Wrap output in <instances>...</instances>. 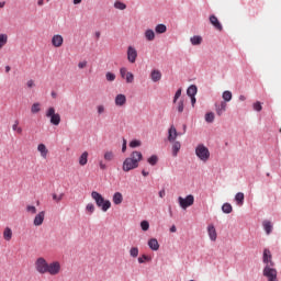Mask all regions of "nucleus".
<instances>
[{
    "instance_id": "nucleus-1",
    "label": "nucleus",
    "mask_w": 281,
    "mask_h": 281,
    "mask_svg": "<svg viewBox=\"0 0 281 281\" xmlns=\"http://www.w3.org/2000/svg\"><path fill=\"white\" fill-rule=\"evenodd\" d=\"M142 159H144V155H142V151H132L130 157L125 158V160L123 161V172H131V170L139 168V161H142Z\"/></svg>"
},
{
    "instance_id": "nucleus-2",
    "label": "nucleus",
    "mask_w": 281,
    "mask_h": 281,
    "mask_svg": "<svg viewBox=\"0 0 281 281\" xmlns=\"http://www.w3.org/2000/svg\"><path fill=\"white\" fill-rule=\"evenodd\" d=\"M91 198L93 199L95 205L100 210H102V212H109V210H111V201L105 200L104 196H102V194H100V192L92 191L91 192Z\"/></svg>"
},
{
    "instance_id": "nucleus-3",
    "label": "nucleus",
    "mask_w": 281,
    "mask_h": 281,
    "mask_svg": "<svg viewBox=\"0 0 281 281\" xmlns=\"http://www.w3.org/2000/svg\"><path fill=\"white\" fill-rule=\"evenodd\" d=\"M274 266H265L262 270L263 278L268 281H278V270L273 268Z\"/></svg>"
},
{
    "instance_id": "nucleus-4",
    "label": "nucleus",
    "mask_w": 281,
    "mask_h": 281,
    "mask_svg": "<svg viewBox=\"0 0 281 281\" xmlns=\"http://www.w3.org/2000/svg\"><path fill=\"white\" fill-rule=\"evenodd\" d=\"M195 155L201 161H207V159H210V149H207L205 145L200 144L195 148Z\"/></svg>"
},
{
    "instance_id": "nucleus-5",
    "label": "nucleus",
    "mask_w": 281,
    "mask_h": 281,
    "mask_svg": "<svg viewBox=\"0 0 281 281\" xmlns=\"http://www.w3.org/2000/svg\"><path fill=\"white\" fill-rule=\"evenodd\" d=\"M46 117L50 119V124H53V126H58L60 124V114L56 113L54 106L47 109Z\"/></svg>"
},
{
    "instance_id": "nucleus-6",
    "label": "nucleus",
    "mask_w": 281,
    "mask_h": 281,
    "mask_svg": "<svg viewBox=\"0 0 281 281\" xmlns=\"http://www.w3.org/2000/svg\"><path fill=\"white\" fill-rule=\"evenodd\" d=\"M178 202L180 207H182V210H188V207H191V205H194V195L189 194L186 198L179 196Z\"/></svg>"
},
{
    "instance_id": "nucleus-7",
    "label": "nucleus",
    "mask_w": 281,
    "mask_h": 281,
    "mask_svg": "<svg viewBox=\"0 0 281 281\" xmlns=\"http://www.w3.org/2000/svg\"><path fill=\"white\" fill-rule=\"evenodd\" d=\"M49 263H47V260H45V258L40 257L36 259L35 261V269L37 273H47V267Z\"/></svg>"
},
{
    "instance_id": "nucleus-8",
    "label": "nucleus",
    "mask_w": 281,
    "mask_h": 281,
    "mask_svg": "<svg viewBox=\"0 0 281 281\" xmlns=\"http://www.w3.org/2000/svg\"><path fill=\"white\" fill-rule=\"evenodd\" d=\"M262 262L266 267H276V262H273V257L271 256V250H269V248L263 249Z\"/></svg>"
},
{
    "instance_id": "nucleus-9",
    "label": "nucleus",
    "mask_w": 281,
    "mask_h": 281,
    "mask_svg": "<svg viewBox=\"0 0 281 281\" xmlns=\"http://www.w3.org/2000/svg\"><path fill=\"white\" fill-rule=\"evenodd\" d=\"M46 273H49V276H58V273H60V262L54 261L48 263Z\"/></svg>"
},
{
    "instance_id": "nucleus-10",
    "label": "nucleus",
    "mask_w": 281,
    "mask_h": 281,
    "mask_svg": "<svg viewBox=\"0 0 281 281\" xmlns=\"http://www.w3.org/2000/svg\"><path fill=\"white\" fill-rule=\"evenodd\" d=\"M177 137H179V132H177V127H175V125H171L168 130L167 139L169 143H172L177 142Z\"/></svg>"
},
{
    "instance_id": "nucleus-11",
    "label": "nucleus",
    "mask_w": 281,
    "mask_h": 281,
    "mask_svg": "<svg viewBox=\"0 0 281 281\" xmlns=\"http://www.w3.org/2000/svg\"><path fill=\"white\" fill-rule=\"evenodd\" d=\"M209 21L211 25H213V27L217 30V32H223V24H221V21H218V18H216V15H210Z\"/></svg>"
},
{
    "instance_id": "nucleus-12",
    "label": "nucleus",
    "mask_w": 281,
    "mask_h": 281,
    "mask_svg": "<svg viewBox=\"0 0 281 281\" xmlns=\"http://www.w3.org/2000/svg\"><path fill=\"white\" fill-rule=\"evenodd\" d=\"M127 60L132 64L137 60V49H135L133 46L127 47Z\"/></svg>"
},
{
    "instance_id": "nucleus-13",
    "label": "nucleus",
    "mask_w": 281,
    "mask_h": 281,
    "mask_svg": "<svg viewBox=\"0 0 281 281\" xmlns=\"http://www.w3.org/2000/svg\"><path fill=\"white\" fill-rule=\"evenodd\" d=\"M207 234H209L210 240H212V243H216V238H218V234L216 233V227H214V224H210L207 226Z\"/></svg>"
},
{
    "instance_id": "nucleus-14",
    "label": "nucleus",
    "mask_w": 281,
    "mask_h": 281,
    "mask_svg": "<svg viewBox=\"0 0 281 281\" xmlns=\"http://www.w3.org/2000/svg\"><path fill=\"white\" fill-rule=\"evenodd\" d=\"M44 221H45V211H42L37 215H35L33 220V225H35V227H41Z\"/></svg>"
},
{
    "instance_id": "nucleus-15",
    "label": "nucleus",
    "mask_w": 281,
    "mask_h": 281,
    "mask_svg": "<svg viewBox=\"0 0 281 281\" xmlns=\"http://www.w3.org/2000/svg\"><path fill=\"white\" fill-rule=\"evenodd\" d=\"M215 111H216V115L221 117V115H223V113L227 111V103L225 101H222L220 104L215 103Z\"/></svg>"
},
{
    "instance_id": "nucleus-16",
    "label": "nucleus",
    "mask_w": 281,
    "mask_h": 281,
    "mask_svg": "<svg viewBox=\"0 0 281 281\" xmlns=\"http://www.w3.org/2000/svg\"><path fill=\"white\" fill-rule=\"evenodd\" d=\"M171 144H172L171 146L172 157H177L179 155V150H181V142L173 140L171 142Z\"/></svg>"
},
{
    "instance_id": "nucleus-17",
    "label": "nucleus",
    "mask_w": 281,
    "mask_h": 281,
    "mask_svg": "<svg viewBox=\"0 0 281 281\" xmlns=\"http://www.w3.org/2000/svg\"><path fill=\"white\" fill-rule=\"evenodd\" d=\"M64 41L63 35H54L52 38V45L53 47H63Z\"/></svg>"
},
{
    "instance_id": "nucleus-18",
    "label": "nucleus",
    "mask_w": 281,
    "mask_h": 281,
    "mask_svg": "<svg viewBox=\"0 0 281 281\" xmlns=\"http://www.w3.org/2000/svg\"><path fill=\"white\" fill-rule=\"evenodd\" d=\"M147 245L149 249H151V251H159V241L157 240V238H150Z\"/></svg>"
},
{
    "instance_id": "nucleus-19",
    "label": "nucleus",
    "mask_w": 281,
    "mask_h": 281,
    "mask_svg": "<svg viewBox=\"0 0 281 281\" xmlns=\"http://www.w3.org/2000/svg\"><path fill=\"white\" fill-rule=\"evenodd\" d=\"M112 201L114 205H122V201H124V195L121 192H115L112 196Z\"/></svg>"
},
{
    "instance_id": "nucleus-20",
    "label": "nucleus",
    "mask_w": 281,
    "mask_h": 281,
    "mask_svg": "<svg viewBox=\"0 0 281 281\" xmlns=\"http://www.w3.org/2000/svg\"><path fill=\"white\" fill-rule=\"evenodd\" d=\"M114 102H115V105H116V106H124V105L126 104V95H124V94H117V95L115 97Z\"/></svg>"
},
{
    "instance_id": "nucleus-21",
    "label": "nucleus",
    "mask_w": 281,
    "mask_h": 281,
    "mask_svg": "<svg viewBox=\"0 0 281 281\" xmlns=\"http://www.w3.org/2000/svg\"><path fill=\"white\" fill-rule=\"evenodd\" d=\"M37 150L38 153H41L43 159H47V154L49 153V150H47V146H45V144H40L37 146Z\"/></svg>"
},
{
    "instance_id": "nucleus-22",
    "label": "nucleus",
    "mask_w": 281,
    "mask_h": 281,
    "mask_svg": "<svg viewBox=\"0 0 281 281\" xmlns=\"http://www.w3.org/2000/svg\"><path fill=\"white\" fill-rule=\"evenodd\" d=\"M88 161H89V153L83 151L79 157V166H87Z\"/></svg>"
},
{
    "instance_id": "nucleus-23",
    "label": "nucleus",
    "mask_w": 281,
    "mask_h": 281,
    "mask_svg": "<svg viewBox=\"0 0 281 281\" xmlns=\"http://www.w3.org/2000/svg\"><path fill=\"white\" fill-rule=\"evenodd\" d=\"M150 78L153 82H159V80H161V71L151 70Z\"/></svg>"
},
{
    "instance_id": "nucleus-24",
    "label": "nucleus",
    "mask_w": 281,
    "mask_h": 281,
    "mask_svg": "<svg viewBox=\"0 0 281 281\" xmlns=\"http://www.w3.org/2000/svg\"><path fill=\"white\" fill-rule=\"evenodd\" d=\"M235 202L237 203V205H244L245 203V193L243 192H238L235 194Z\"/></svg>"
},
{
    "instance_id": "nucleus-25",
    "label": "nucleus",
    "mask_w": 281,
    "mask_h": 281,
    "mask_svg": "<svg viewBox=\"0 0 281 281\" xmlns=\"http://www.w3.org/2000/svg\"><path fill=\"white\" fill-rule=\"evenodd\" d=\"M199 91V89L196 88V86L191 85L188 89H187V95H189V98H194V95H196V92Z\"/></svg>"
},
{
    "instance_id": "nucleus-26",
    "label": "nucleus",
    "mask_w": 281,
    "mask_h": 281,
    "mask_svg": "<svg viewBox=\"0 0 281 281\" xmlns=\"http://www.w3.org/2000/svg\"><path fill=\"white\" fill-rule=\"evenodd\" d=\"M263 229L268 236H269V234H271L273 232V225L271 224L270 221L263 222Z\"/></svg>"
},
{
    "instance_id": "nucleus-27",
    "label": "nucleus",
    "mask_w": 281,
    "mask_h": 281,
    "mask_svg": "<svg viewBox=\"0 0 281 281\" xmlns=\"http://www.w3.org/2000/svg\"><path fill=\"white\" fill-rule=\"evenodd\" d=\"M222 212L224 214H232V212H234V207H232V204L226 202L222 205Z\"/></svg>"
},
{
    "instance_id": "nucleus-28",
    "label": "nucleus",
    "mask_w": 281,
    "mask_h": 281,
    "mask_svg": "<svg viewBox=\"0 0 281 281\" xmlns=\"http://www.w3.org/2000/svg\"><path fill=\"white\" fill-rule=\"evenodd\" d=\"M145 38L146 41H149V42L155 41V31H153L151 29H147L145 31Z\"/></svg>"
},
{
    "instance_id": "nucleus-29",
    "label": "nucleus",
    "mask_w": 281,
    "mask_h": 281,
    "mask_svg": "<svg viewBox=\"0 0 281 281\" xmlns=\"http://www.w3.org/2000/svg\"><path fill=\"white\" fill-rule=\"evenodd\" d=\"M3 238L7 241L12 240V228H10V227H5L4 228V231H3Z\"/></svg>"
},
{
    "instance_id": "nucleus-30",
    "label": "nucleus",
    "mask_w": 281,
    "mask_h": 281,
    "mask_svg": "<svg viewBox=\"0 0 281 281\" xmlns=\"http://www.w3.org/2000/svg\"><path fill=\"white\" fill-rule=\"evenodd\" d=\"M167 31H168V27L166 26V24H158L155 27L156 34H166Z\"/></svg>"
},
{
    "instance_id": "nucleus-31",
    "label": "nucleus",
    "mask_w": 281,
    "mask_h": 281,
    "mask_svg": "<svg viewBox=\"0 0 281 281\" xmlns=\"http://www.w3.org/2000/svg\"><path fill=\"white\" fill-rule=\"evenodd\" d=\"M191 45H201L203 43V37L201 35H194L190 38Z\"/></svg>"
},
{
    "instance_id": "nucleus-32",
    "label": "nucleus",
    "mask_w": 281,
    "mask_h": 281,
    "mask_svg": "<svg viewBox=\"0 0 281 281\" xmlns=\"http://www.w3.org/2000/svg\"><path fill=\"white\" fill-rule=\"evenodd\" d=\"M8 45V34L0 33V49Z\"/></svg>"
},
{
    "instance_id": "nucleus-33",
    "label": "nucleus",
    "mask_w": 281,
    "mask_h": 281,
    "mask_svg": "<svg viewBox=\"0 0 281 281\" xmlns=\"http://www.w3.org/2000/svg\"><path fill=\"white\" fill-rule=\"evenodd\" d=\"M147 162L149 164V166H157V164L159 162V157L157 155H151L147 159Z\"/></svg>"
},
{
    "instance_id": "nucleus-34",
    "label": "nucleus",
    "mask_w": 281,
    "mask_h": 281,
    "mask_svg": "<svg viewBox=\"0 0 281 281\" xmlns=\"http://www.w3.org/2000/svg\"><path fill=\"white\" fill-rule=\"evenodd\" d=\"M12 131H14L15 133H18V135H22L23 133V127L19 126V120L14 121V124L12 125Z\"/></svg>"
},
{
    "instance_id": "nucleus-35",
    "label": "nucleus",
    "mask_w": 281,
    "mask_h": 281,
    "mask_svg": "<svg viewBox=\"0 0 281 281\" xmlns=\"http://www.w3.org/2000/svg\"><path fill=\"white\" fill-rule=\"evenodd\" d=\"M222 98H223L224 102H226V103L232 102V91H229V90L224 91L222 94Z\"/></svg>"
},
{
    "instance_id": "nucleus-36",
    "label": "nucleus",
    "mask_w": 281,
    "mask_h": 281,
    "mask_svg": "<svg viewBox=\"0 0 281 281\" xmlns=\"http://www.w3.org/2000/svg\"><path fill=\"white\" fill-rule=\"evenodd\" d=\"M125 80H126L127 85L133 83L135 81V75H133V72H131V71L127 72L125 75Z\"/></svg>"
},
{
    "instance_id": "nucleus-37",
    "label": "nucleus",
    "mask_w": 281,
    "mask_h": 281,
    "mask_svg": "<svg viewBox=\"0 0 281 281\" xmlns=\"http://www.w3.org/2000/svg\"><path fill=\"white\" fill-rule=\"evenodd\" d=\"M130 256H131L132 258H137V257L139 256V248H137V247H132V248L130 249Z\"/></svg>"
},
{
    "instance_id": "nucleus-38",
    "label": "nucleus",
    "mask_w": 281,
    "mask_h": 281,
    "mask_svg": "<svg viewBox=\"0 0 281 281\" xmlns=\"http://www.w3.org/2000/svg\"><path fill=\"white\" fill-rule=\"evenodd\" d=\"M142 146V140L133 139L130 142V148H139Z\"/></svg>"
},
{
    "instance_id": "nucleus-39",
    "label": "nucleus",
    "mask_w": 281,
    "mask_h": 281,
    "mask_svg": "<svg viewBox=\"0 0 281 281\" xmlns=\"http://www.w3.org/2000/svg\"><path fill=\"white\" fill-rule=\"evenodd\" d=\"M140 228L143 229V232H148V229H150V223H148V221L146 220L142 221Z\"/></svg>"
},
{
    "instance_id": "nucleus-40",
    "label": "nucleus",
    "mask_w": 281,
    "mask_h": 281,
    "mask_svg": "<svg viewBox=\"0 0 281 281\" xmlns=\"http://www.w3.org/2000/svg\"><path fill=\"white\" fill-rule=\"evenodd\" d=\"M205 122H207V124H212L214 122V112H209L205 114Z\"/></svg>"
},
{
    "instance_id": "nucleus-41",
    "label": "nucleus",
    "mask_w": 281,
    "mask_h": 281,
    "mask_svg": "<svg viewBox=\"0 0 281 281\" xmlns=\"http://www.w3.org/2000/svg\"><path fill=\"white\" fill-rule=\"evenodd\" d=\"M31 112L32 113H40L41 112V103H38V102L33 103V105L31 106Z\"/></svg>"
},
{
    "instance_id": "nucleus-42",
    "label": "nucleus",
    "mask_w": 281,
    "mask_h": 281,
    "mask_svg": "<svg viewBox=\"0 0 281 281\" xmlns=\"http://www.w3.org/2000/svg\"><path fill=\"white\" fill-rule=\"evenodd\" d=\"M114 8L116 10H126V4L122 1H116L114 2Z\"/></svg>"
},
{
    "instance_id": "nucleus-43",
    "label": "nucleus",
    "mask_w": 281,
    "mask_h": 281,
    "mask_svg": "<svg viewBox=\"0 0 281 281\" xmlns=\"http://www.w3.org/2000/svg\"><path fill=\"white\" fill-rule=\"evenodd\" d=\"M144 262H150V257H148V255H142V257H138V263L144 265Z\"/></svg>"
},
{
    "instance_id": "nucleus-44",
    "label": "nucleus",
    "mask_w": 281,
    "mask_h": 281,
    "mask_svg": "<svg viewBox=\"0 0 281 281\" xmlns=\"http://www.w3.org/2000/svg\"><path fill=\"white\" fill-rule=\"evenodd\" d=\"M252 109L254 111H257L258 113H260V111H262V103L260 101H257L252 104Z\"/></svg>"
},
{
    "instance_id": "nucleus-45",
    "label": "nucleus",
    "mask_w": 281,
    "mask_h": 281,
    "mask_svg": "<svg viewBox=\"0 0 281 281\" xmlns=\"http://www.w3.org/2000/svg\"><path fill=\"white\" fill-rule=\"evenodd\" d=\"M64 198H65V193H60L59 195H57L56 193H53V201H56V203H60V201H63Z\"/></svg>"
},
{
    "instance_id": "nucleus-46",
    "label": "nucleus",
    "mask_w": 281,
    "mask_h": 281,
    "mask_svg": "<svg viewBox=\"0 0 281 281\" xmlns=\"http://www.w3.org/2000/svg\"><path fill=\"white\" fill-rule=\"evenodd\" d=\"M105 78H106L108 82H113V81H115V74L109 71L105 74Z\"/></svg>"
},
{
    "instance_id": "nucleus-47",
    "label": "nucleus",
    "mask_w": 281,
    "mask_h": 281,
    "mask_svg": "<svg viewBox=\"0 0 281 281\" xmlns=\"http://www.w3.org/2000/svg\"><path fill=\"white\" fill-rule=\"evenodd\" d=\"M113 157H114L113 151H105L104 154L105 161H113Z\"/></svg>"
},
{
    "instance_id": "nucleus-48",
    "label": "nucleus",
    "mask_w": 281,
    "mask_h": 281,
    "mask_svg": "<svg viewBox=\"0 0 281 281\" xmlns=\"http://www.w3.org/2000/svg\"><path fill=\"white\" fill-rule=\"evenodd\" d=\"M86 210L90 214H93V212H95V205H93V203H88L87 206H86Z\"/></svg>"
},
{
    "instance_id": "nucleus-49",
    "label": "nucleus",
    "mask_w": 281,
    "mask_h": 281,
    "mask_svg": "<svg viewBox=\"0 0 281 281\" xmlns=\"http://www.w3.org/2000/svg\"><path fill=\"white\" fill-rule=\"evenodd\" d=\"M26 212H30L31 214H36V206L34 205H27Z\"/></svg>"
},
{
    "instance_id": "nucleus-50",
    "label": "nucleus",
    "mask_w": 281,
    "mask_h": 281,
    "mask_svg": "<svg viewBox=\"0 0 281 281\" xmlns=\"http://www.w3.org/2000/svg\"><path fill=\"white\" fill-rule=\"evenodd\" d=\"M130 71L126 69V67H122L120 69V74H121V78H126V75L128 74Z\"/></svg>"
},
{
    "instance_id": "nucleus-51",
    "label": "nucleus",
    "mask_w": 281,
    "mask_h": 281,
    "mask_svg": "<svg viewBox=\"0 0 281 281\" xmlns=\"http://www.w3.org/2000/svg\"><path fill=\"white\" fill-rule=\"evenodd\" d=\"M183 109H184L183 100H180V101L178 102V106H177L178 113H181V112L183 111Z\"/></svg>"
},
{
    "instance_id": "nucleus-52",
    "label": "nucleus",
    "mask_w": 281,
    "mask_h": 281,
    "mask_svg": "<svg viewBox=\"0 0 281 281\" xmlns=\"http://www.w3.org/2000/svg\"><path fill=\"white\" fill-rule=\"evenodd\" d=\"M179 98H181V89H178L175 93L173 97V102H177V100H179Z\"/></svg>"
},
{
    "instance_id": "nucleus-53",
    "label": "nucleus",
    "mask_w": 281,
    "mask_h": 281,
    "mask_svg": "<svg viewBox=\"0 0 281 281\" xmlns=\"http://www.w3.org/2000/svg\"><path fill=\"white\" fill-rule=\"evenodd\" d=\"M97 113H98L99 115H102V113H104V105H98V106H97Z\"/></svg>"
},
{
    "instance_id": "nucleus-54",
    "label": "nucleus",
    "mask_w": 281,
    "mask_h": 281,
    "mask_svg": "<svg viewBox=\"0 0 281 281\" xmlns=\"http://www.w3.org/2000/svg\"><path fill=\"white\" fill-rule=\"evenodd\" d=\"M78 67H79V69H85V67H87V61H80L78 64Z\"/></svg>"
},
{
    "instance_id": "nucleus-55",
    "label": "nucleus",
    "mask_w": 281,
    "mask_h": 281,
    "mask_svg": "<svg viewBox=\"0 0 281 281\" xmlns=\"http://www.w3.org/2000/svg\"><path fill=\"white\" fill-rule=\"evenodd\" d=\"M26 87H29V89H32V87H34V80L30 79V80L26 82Z\"/></svg>"
},
{
    "instance_id": "nucleus-56",
    "label": "nucleus",
    "mask_w": 281,
    "mask_h": 281,
    "mask_svg": "<svg viewBox=\"0 0 281 281\" xmlns=\"http://www.w3.org/2000/svg\"><path fill=\"white\" fill-rule=\"evenodd\" d=\"M122 153H126V138H123Z\"/></svg>"
},
{
    "instance_id": "nucleus-57",
    "label": "nucleus",
    "mask_w": 281,
    "mask_h": 281,
    "mask_svg": "<svg viewBox=\"0 0 281 281\" xmlns=\"http://www.w3.org/2000/svg\"><path fill=\"white\" fill-rule=\"evenodd\" d=\"M99 168L101 170H106V164H103L102 161L99 162Z\"/></svg>"
},
{
    "instance_id": "nucleus-58",
    "label": "nucleus",
    "mask_w": 281,
    "mask_h": 281,
    "mask_svg": "<svg viewBox=\"0 0 281 281\" xmlns=\"http://www.w3.org/2000/svg\"><path fill=\"white\" fill-rule=\"evenodd\" d=\"M158 194H159L160 199H164V196H166V190H164V189L160 190Z\"/></svg>"
},
{
    "instance_id": "nucleus-59",
    "label": "nucleus",
    "mask_w": 281,
    "mask_h": 281,
    "mask_svg": "<svg viewBox=\"0 0 281 281\" xmlns=\"http://www.w3.org/2000/svg\"><path fill=\"white\" fill-rule=\"evenodd\" d=\"M191 104H192V106H194V104H196V98L195 97H191Z\"/></svg>"
},
{
    "instance_id": "nucleus-60",
    "label": "nucleus",
    "mask_w": 281,
    "mask_h": 281,
    "mask_svg": "<svg viewBox=\"0 0 281 281\" xmlns=\"http://www.w3.org/2000/svg\"><path fill=\"white\" fill-rule=\"evenodd\" d=\"M142 175H143V177H148V175H150V172H148V171H146V170H142Z\"/></svg>"
},
{
    "instance_id": "nucleus-61",
    "label": "nucleus",
    "mask_w": 281,
    "mask_h": 281,
    "mask_svg": "<svg viewBox=\"0 0 281 281\" xmlns=\"http://www.w3.org/2000/svg\"><path fill=\"white\" fill-rule=\"evenodd\" d=\"M245 100H247V97L240 94V95H239V101H240V102H245Z\"/></svg>"
},
{
    "instance_id": "nucleus-62",
    "label": "nucleus",
    "mask_w": 281,
    "mask_h": 281,
    "mask_svg": "<svg viewBox=\"0 0 281 281\" xmlns=\"http://www.w3.org/2000/svg\"><path fill=\"white\" fill-rule=\"evenodd\" d=\"M170 232L175 234V232H177V226L172 225V226L170 227Z\"/></svg>"
},
{
    "instance_id": "nucleus-63",
    "label": "nucleus",
    "mask_w": 281,
    "mask_h": 281,
    "mask_svg": "<svg viewBox=\"0 0 281 281\" xmlns=\"http://www.w3.org/2000/svg\"><path fill=\"white\" fill-rule=\"evenodd\" d=\"M44 3H45L44 0H38V1H37V5H40V7H41V5H44Z\"/></svg>"
},
{
    "instance_id": "nucleus-64",
    "label": "nucleus",
    "mask_w": 281,
    "mask_h": 281,
    "mask_svg": "<svg viewBox=\"0 0 281 281\" xmlns=\"http://www.w3.org/2000/svg\"><path fill=\"white\" fill-rule=\"evenodd\" d=\"M50 95H52V98L56 99L58 94L53 91V92L50 93Z\"/></svg>"
}]
</instances>
